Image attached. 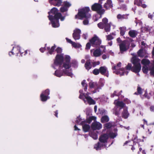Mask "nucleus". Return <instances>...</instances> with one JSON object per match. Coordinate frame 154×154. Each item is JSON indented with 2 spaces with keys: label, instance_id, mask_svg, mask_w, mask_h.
<instances>
[{
  "label": "nucleus",
  "instance_id": "nucleus-63",
  "mask_svg": "<svg viewBox=\"0 0 154 154\" xmlns=\"http://www.w3.org/2000/svg\"><path fill=\"white\" fill-rule=\"evenodd\" d=\"M152 54L154 56V47L153 48L152 51Z\"/></svg>",
  "mask_w": 154,
  "mask_h": 154
},
{
  "label": "nucleus",
  "instance_id": "nucleus-55",
  "mask_svg": "<svg viewBox=\"0 0 154 154\" xmlns=\"http://www.w3.org/2000/svg\"><path fill=\"white\" fill-rule=\"evenodd\" d=\"M150 110L151 111L154 112V106H152L150 107Z\"/></svg>",
  "mask_w": 154,
  "mask_h": 154
},
{
  "label": "nucleus",
  "instance_id": "nucleus-58",
  "mask_svg": "<svg viewBox=\"0 0 154 154\" xmlns=\"http://www.w3.org/2000/svg\"><path fill=\"white\" fill-rule=\"evenodd\" d=\"M105 0H99V2L101 4L102 3V2L103 1H105Z\"/></svg>",
  "mask_w": 154,
  "mask_h": 154
},
{
  "label": "nucleus",
  "instance_id": "nucleus-53",
  "mask_svg": "<svg viewBox=\"0 0 154 154\" xmlns=\"http://www.w3.org/2000/svg\"><path fill=\"white\" fill-rule=\"evenodd\" d=\"M45 50V48H41L40 49V51L42 53Z\"/></svg>",
  "mask_w": 154,
  "mask_h": 154
},
{
  "label": "nucleus",
  "instance_id": "nucleus-50",
  "mask_svg": "<svg viewBox=\"0 0 154 154\" xmlns=\"http://www.w3.org/2000/svg\"><path fill=\"white\" fill-rule=\"evenodd\" d=\"M87 36V33H85L83 34V37L85 39H86Z\"/></svg>",
  "mask_w": 154,
  "mask_h": 154
},
{
  "label": "nucleus",
  "instance_id": "nucleus-9",
  "mask_svg": "<svg viewBox=\"0 0 154 154\" xmlns=\"http://www.w3.org/2000/svg\"><path fill=\"white\" fill-rule=\"evenodd\" d=\"M121 63L119 62L117 64L116 66H114L112 68L114 73L117 74H119L121 75H127L128 74V72L126 71L125 72H123L124 71V68H121L119 69V68L121 66Z\"/></svg>",
  "mask_w": 154,
  "mask_h": 154
},
{
  "label": "nucleus",
  "instance_id": "nucleus-56",
  "mask_svg": "<svg viewBox=\"0 0 154 154\" xmlns=\"http://www.w3.org/2000/svg\"><path fill=\"white\" fill-rule=\"evenodd\" d=\"M100 64V62L99 61H97L96 62H95L94 63V65H98Z\"/></svg>",
  "mask_w": 154,
  "mask_h": 154
},
{
  "label": "nucleus",
  "instance_id": "nucleus-24",
  "mask_svg": "<svg viewBox=\"0 0 154 154\" xmlns=\"http://www.w3.org/2000/svg\"><path fill=\"white\" fill-rule=\"evenodd\" d=\"M114 103L117 107H119L121 108H123L125 105L123 102L119 101L118 100H115Z\"/></svg>",
  "mask_w": 154,
  "mask_h": 154
},
{
  "label": "nucleus",
  "instance_id": "nucleus-46",
  "mask_svg": "<svg viewBox=\"0 0 154 154\" xmlns=\"http://www.w3.org/2000/svg\"><path fill=\"white\" fill-rule=\"evenodd\" d=\"M113 37L111 35H109L107 36V39L108 40H110L112 39Z\"/></svg>",
  "mask_w": 154,
  "mask_h": 154
},
{
  "label": "nucleus",
  "instance_id": "nucleus-14",
  "mask_svg": "<svg viewBox=\"0 0 154 154\" xmlns=\"http://www.w3.org/2000/svg\"><path fill=\"white\" fill-rule=\"evenodd\" d=\"M49 94V91L48 89L46 90L45 91L42 92L40 95V99L42 101H45L49 97L48 95Z\"/></svg>",
  "mask_w": 154,
  "mask_h": 154
},
{
  "label": "nucleus",
  "instance_id": "nucleus-57",
  "mask_svg": "<svg viewBox=\"0 0 154 154\" xmlns=\"http://www.w3.org/2000/svg\"><path fill=\"white\" fill-rule=\"evenodd\" d=\"M97 106H95L94 107V111L96 112L97 110Z\"/></svg>",
  "mask_w": 154,
  "mask_h": 154
},
{
  "label": "nucleus",
  "instance_id": "nucleus-27",
  "mask_svg": "<svg viewBox=\"0 0 154 154\" xmlns=\"http://www.w3.org/2000/svg\"><path fill=\"white\" fill-rule=\"evenodd\" d=\"M101 120L102 123H104L108 122L109 120V119L107 116H105L102 117Z\"/></svg>",
  "mask_w": 154,
  "mask_h": 154
},
{
  "label": "nucleus",
  "instance_id": "nucleus-12",
  "mask_svg": "<svg viewBox=\"0 0 154 154\" xmlns=\"http://www.w3.org/2000/svg\"><path fill=\"white\" fill-rule=\"evenodd\" d=\"M92 46L96 47L99 45L101 43V41L98 37L94 35L90 41Z\"/></svg>",
  "mask_w": 154,
  "mask_h": 154
},
{
  "label": "nucleus",
  "instance_id": "nucleus-7",
  "mask_svg": "<svg viewBox=\"0 0 154 154\" xmlns=\"http://www.w3.org/2000/svg\"><path fill=\"white\" fill-rule=\"evenodd\" d=\"M79 93L80 95L79 96V98L83 100L85 103L88 104L89 105L95 104V101L91 97L88 96L87 94L86 95L84 94L82 90H80Z\"/></svg>",
  "mask_w": 154,
  "mask_h": 154
},
{
  "label": "nucleus",
  "instance_id": "nucleus-5",
  "mask_svg": "<svg viewBox=\"0 0 154 154\" xmlns=\"http://www.w3.org/2000/svg\"><path fill=\"white\" fill-rule=\"evenodd\" d=\"M63 57L62 54H57L53 65V67L54 69L58 68L59 69L57 70L59 71L58 73L61 72V70L62 69L61 68L62 67V63L63 60Z\"/></svg>",
  "mask_w": 154,
  "mask_h": 154
},
{
  "label": "nucleus",
  "instance_id": "nucleus-4",
  "mask_svg": "<svg viewBox=\"0 0 154 154\" xmlns=\"http://www.w3.org/2000/svg\"><path fill=\"white\" fill-rule=\"evenodd\" d=\"M96 118L94 116H90L89 117L87 122L82 121V119L79 118H77L76 120L77 123L79 124H82V125L83 130L85 132L88 131L90 129V126L87 123H90L92 120H95Z\"/></svg>",
  "mask_w": 154,
  "mask_h": 154
},
{
  "label": "nucleus",
  "instance_id": "nucleus-54",
  "mask_svg": "<svg viewBox=\"0 0 154 154\" xmlns=\"http://www.w3.org/2000/svg\"><path fill=\"white\" fill-rule=\"evenodd\" d=\"M74 130H75L76 131V130H80V129L76 125H75L74 127Z\"/></svg>",
  "mask_w": 154,
  "mask_h": 154
},
{
  "label": "nucleus",
  "instance_id": "nucleus-29",
  "mask_svg": "<svg viewBox=\"0 0 154 154\" xmlns=\"http://www.w3.org/2000/svg\"><path fill=\"white\" fill-rule=\"evenodd\" d=\"M149 60L147 59H143L141 61V63L143 66H147L149 64Z\"/></svg>",
  "mask_w": 154,
  "mask_h": 154
},
{
  "label": "nucleus",
  "instance_id": "nucleus-35",
  "mask_svg": "<svg viewBox=\"0 0 154 154\" xmlns=\"http://www.w3.org/2000/svg\"><path fill=\"white\" fill-rule=\"evenodd\" d=\"M131 66L132 65L131 64H128L127 66L125 69H124V71H123V72H125L126 71H127L128 73V70H129L131 69Z\"/></svg>",
  "mask_w": 154,
  "mask_h": 154
},
{
  "label": "nucleus",
  "instance_id": "nucleus-26",
  "mask_svg": "<svg viewBox=\"0 0 154 154\" xmlns=\"http://www.w3.org/2000/svg\"><path fill=\"white\" fill-rule=\"evenodd\" d=\"M85 67L86 69L88 70L90 69L91 67V65L90 60H88L86 63L85 64Z\"/></svg>",
  "mask_w": 154,
  "mask_h": 154
},
{
  "label": "nucleus",
  "instance_id": "nucleus-61",
  "mask_svg": "<svg viewBox=\"0 0 154 154\" xmlns=\"http://www.w3.org/2000/svg\"><path fill=\"white\" fill-rule=\"evenodd\" d=\"M90 58V56L89 55H86V56H85V58L86 59H88V58Z\"/></svg>",
  "mask_w": 154,
  "mask_h": 154
},
{
  "label": "nucleus",
  "instance_id": "nucleus-60",
  "mask_svg": "<svg viewBox=\"0 0 154 154\" xmlns=\"http://www.w3.org/2000/svg\"><path fill=\"white\" fill-rule=\"evenodd\" d=\"M135 46V44H134V43H132V44H131V46L132 47H134Z\"/></svg>",
  "mask_w": 154,
  "mask_h": 154
},
{
  "label": "nucleus",
  "instance_id": "nucleus-17",
  "mask_svg": "<svg viewBox=\"0 0 154 154\" xmlns=\"http://www.w3.org/2000/svg\"><path fill=\"white\" fill-rule=\"evenodd\" d=\"M20 52V47L18 45H15L13 47L12 51L9 53L10 56L13 54L17 55Z\"/></svg>",
  "mask_w": 154,
  "mask_h": 154
},
{
  "label": "nucleus",
  "instance_id": "nucleus-43",
  "mask_svg": "<svg viewBox=\"0 0 154 154\" xmlns=\"http://www.w3.org/2000/svg\"><path fill=\"white\" fill-rule=\"evenodd\" d=\"M91 43H88L86 45L85 49L89 50L90 49L91 47Z\"/></svg>",
  "mask_w": 154,
  "mask_h": 154
},
{
  "label": "nucleus",
  "instance_id": "nucleus-20",
  "mask_svg": "<svg viewBox=\"0 0 154 154\" xmlns=\"http://www.w3.org/2000/svg\"><path fill=\"white\" fill-rule=\"evenodd\" d=\"M66 39L67 42L71 43L72 46L75 48H79L82 47V45L80 44L73 42L70 39L67 38H66Z\"/></svg>",
  "mask_w": 154,
  "mask_h": 154
},
{
  "label": "nucleus",
  "instance_id": "nucleus-15",
  "mask_svg": "<svg viewBox=\"0 0 154 154\" xmlns=\"http://www.w3.org/2000/svg\"><path fill=\"white\" fill-rule=\"evenodd\" d=\"M89 86L90 88L94 90V93L96 92L99 90V87L97 82H91L89 83Z\"/></svg>",
  "mask_w": 154,
  "mask_h": 154
},
{
  "label": "nucleus",
  "instance_id": "nucleus-28",
  "mask_svg": "<svg viewBox=\"0 0 154 154\" xmlns=\"http://www.w3.org/2000/svg\"><path fill=\"white\" fill-rule=\"evenodd\" d=\"M129 34L131 37H134L136 36L137 33V32L135 30H131L129 32Z\"/></svg>",
  "mask_w": 154,
  "mask_h": 154
},
{
  "label": "nucleus",
  "instance_id": "nucleus-1",
  "mask_svg": "<svg viewBox=\"0 0 154 154\" xmlns=\"http://www.w3.org/2000/svg\"><path fill=\"white\" fill-rule=\"evenodd\" d=\"M63 60L64 62L63 63L62 67L61 70V72L59 73V71L57 70L55 72V75L59 77L64 75V74L67 75L72 77L73 76V74L71 72H69L68 69L71 66V63L70 62V57L68 55H66L63 57Z\"/></svg>",
  "mask_w": 154,
  "mask_h": 154
},
{
  "label": "nucleus",
  "instance_id": "nucleus-19",
  "mask_svg": "<svg viewBox=\"0 0 154 154\" xmlns=\"http://www.w3.org/2000/svg\"><path fill=\"white\" fill-rule=\"evenodd\" d=\"M100 73L103 75L108 77L109 75V72L107 68L105 66H101L99 68Z\"/></svg>",
  "mask_w": 154,
  "mask_h": 154
},
{
  "label": "nucleus",
  "instance_id": "nucleus-34",
  "mask_svg": "<svg viewBox=\"0 0 154 154\" xmlns=\"http://www.w3.org/2000/svg\"><path fill=\"white\" fill-rule=\"evenodd\" d=\"M142 70L144 73H147L148 72L149 69L147 66H143Z\"/></svg>",
  "mask_w": 154,
  "mask_h": 154
},
{
  "label": "nucleus",
  "instance_id": "nucleus-11",
  "mask_svg": "<svg viewBox=\"0 0 154 154\" xmlns=\"http://www.w3.org/2000/svg\"><path fill=\"white\" fill-rule=\"evenodd\" d=\"M104 48L102 51L100 48L92 49L90 50L91 55L93 57H98L100 56L104 52H105Z\"/></svg>",
  "mask_w": 154,
  "mask_h": 154
},
{
  "label": "nucleus",
  "instance_id": "nucleus-62",
  "mask_svg": "<svg viewBox=\"0 0 154 154\" xmlns=\"http://www.w3.org/2000/svg\"><path fill=\"white\" fill-rule=\"evenodd\" d=\"M82 63H83L85 62V60L84 59H82L81 60Z\"/></svg>",
  "mask_w": 154,
  "mask_h": 154
},
{
  "label": "nucleus",
  "instance_id": "nucleus-18",
  "mask_svg": "<svg viewBox=\"0 0 154 154\" xmlns=\"http://www.w3.org/2000/svg\"><path fill=\"white\" fill-rule=\"evenodd\" d=\"M91 128L94 130H99L102 128V125L100 122H95L92 123Z\"/></svg>",
  "mask_w": 154,
  "mask_h": 154
},
{
  "label": "nucleus",
  "instance_id": "nucleus-25",
  "mask_svg": "<svg viewBox=\"0 0 154 154\" xmlns=\"http://www.w3.org/2000/svg\"><path fill=\"white\" fill-rule=\"evenodd\" d=\"M112 6V1L110 0H108L104 4V7L106 9H108L111 8Z\"/></svg>",
  "mask_w": 154,
  "mask_h": 154
},
{
  "label": "nucleus",
  "instance_id": "nucleus-52",
  "mask_svg": "<svg viewBox=\"0 0 154 154\" xmlns=\"http://www.w3.org/2000/svg\"><path fill=\"white\" fill-rule=\"evenodd\" d=\"M108 57L105 54H103L102 56V58L103 59H106Z\"/></svg>",
  "mask_w": 154,
  "mask_h": 154
},
{
  "label": "nucleus",
  "instance_id": "nucleus-21",
  "mask_svg": "<svg viewBox=\"0 0 154 154\" xmlns=\"http://www.w3.org/2000/svg\"><path fill=\"white\" fill-rule=\"evenodd\" d=\"M138 56L140 57H146L147 56V53L145 50L141 49L140 50L137 52Z\"/></svg>",
  "mask_w": 154,
  "mask_h": 154
},
{
  "label": "nucleus",
  "instance_id": "nucleus-23",
  "mask_svg": "<svg viewBox=\"0 0 154 154\" xmlns=\"http://www.w3.org/2000/svg\"><path fill=\"white\" fill-rule=\"evenodd\" d=\"M49 2L51 4L54 5L59 6L62 2V0H49Z\"/></svg>",
  "mask_w": 154,
  "mask_h": 154
},
{
  "label": "nucleus",
  "instance_id": "nucleus-49",
  "mask_svg": "<svg viewBox=\"0 0 154 154\" xmlns=\"http://www.w3.org/2000/svg\"><path fill=\"white\" fill-rule=\"evenodd\" d=\"M117 18L118 19H121L123 18V16L119 14L117 15Z\"/></svg>",
  "mask_w": 154,
  "mask_h": 154
},
{
  "label": "nucleus",
  "instance_id": "nucleus-16",
  "mask_svg": "<svg viewBox=\"0 0 154 154\" xmlns=\"http://www.w3.org/2000/svg\"><path fill=\"white\" fill-rule=\"evenodd\" d=\"M81 30L78 28H76L74 30L73 34V37L75 40H78L80 38V34L81 33Z\"/></svg>",
  "mask_w": 154,
  "mask_h": 154
},
{
  "label": "nucleus",
  "instance_id": "nucleus-45",
  "mask_svg": "<svg viewBox=\"0 0 154 154\" xmlns=\"http://www.w3.org/2000/svg\"><path fill=\"white\" fill-rule=\"evenodd\" d=\"M56 51H57V53H60L61 52L62 50L61 48H57Z\"/></svg>",
  "mask_w": 154,
  "mask_h": 154
},
{
  "label": "nucleus",
  "instance_id": "nucleus-39",
  "mask_svg": "<svg viewBox=\"0 0 154 154\" xmlns=\"http://www.w3.org/2000/svg\"><path fill=\"white\" fill-rule=\"evenodd\" d=\"M112 126V123L110 122H109L105 124L104 125V127L106 128H109L111 127Z\"/></svg>",
  "mask_w": 154,
  "mask_h": 154
},
{
  "label": "nucleus",
  "instance_id": "nucleus-64",
  "mask_svg": "<svg viewBox=\"0 0 154 154\" xmlns=\"http://www.w3.org/2000/svg\"><path fill=\"white\" fill-rule=\"evenodd\" d=\"M117 41L118 42H120V38H118L117 39Z\"/></svg>",
  "mask_w": 154,
  "mask_h": 154
},
{
  "label": "nucleus",
  "instance_id": "nucleus-42",
  "mask_svg": "<svg viewBox=\"0 0 154 154\" xmlns=\"http://www.w3.org/2000/svg\"><path fill=\"white\" fill-rule=\"evenodd\" d=\"M93 74L95 75H98L99 73V72H100L99 69H94L93 71Z\"/></svg>",
  "mask_w": 154,
  "mask_h": 154
},
{
  "label": "nucleus",
  "instance_id": "nucleus-37",
  "mask_svg": "<svg viewBox=\"0 0 154 154\" xmlns=\"http://www.w3.org/2000/svg\"><path fill=\"white\" fill-rule=\"evenodd\" d=\"M63 4L64 6L66 8H67L68 9V8L70 7L71 5L70 3L67 1L64 2Z\"/></svg>",
  "mask_w": 154,
  "mask_h": 154
},
{
  "label": "nucleus",
  "instance_id": "nucleus-2",
  "mask_svg": "<svg viewBox=\"0 0 154 154\" xmlns=\"http://www.w3.org/2000/svg\"><path fill=\"white\" fill-rule=\"evenodd\" d=\"M57 9L55 8H52L49 12V20L51 21L52 26L54 28L58 27L59 26L58 19H60L61 21H63L64 17L61 16L60 13H57Z\"/></svg>",
  "mask_w": 154,
  "mask_h": 154
},
{
  "label": "nucleus",
  "instance_id": "nucleus-44",
  "mask_svg": "<svg viewBox=\"0 0 154 154\" xmlns=\"http://www.w3.org/2000/svg\"><path fill=\"white\" fill-rule=\"evenodd\" d=\"M150 74L151 75L154 76V66L151 69Z\"/></svg>",
  "mask_w": 154,
  "mask_h": 154
},
{
  "label": "nucleus",
  "instance_id": "nucleus-41",
  "mask_svg": "<svg viewBox=\"0 0 154 154\" xmlns=\"http://www.w3.org/2000/svg\"><path fill=\"white\" fill-rule=\"evenodd\" d=\"M82 85L85 87L84 90L85 91L87 89V85L85 83V81L84 80L82 82Z\"/></svg>",
  "mask_w": 154,
  "mask_h": 154
},
{
  "label": "nucleus",
  "instance_id": "nucleus-48",
  "mask_svg": "<svg viewBox=\"0 0 154 154\" xmlns=\"http://www.w3.org/2000/svg\"><path fill=\"white\" fill-rule=\"evenodd\" d=\"M124 101L127 104H129L131 103V101L127 98L124 100Z\"/></svg>",
  "mask_w": 154,
  "mask_h": 154
},
{
  "label": "nucleus",
  "instance_id": "nucleus-36",
  "mask_svg": "<svg viewBox=\"0 0 154 154\" xmlns=\"http://www.w3.org/2000/svg\"><path fill=\"white\" fill-rule=\"evenodd\" d=\"M55 46H52L51 49H50V48L49 47H47V49L48 50V51H49V53L50 54H51L52 53V52L54 51V49H55Z\"/></svg>",
  "mask_w": 154,
  "mask_h": 154
},
{
  "label": "nucleus",
  "instance_id": "nucleus-30",
  "mask_svg": "<svg viewBox=\"0 0 154 154\" xmlns=\"http://www.w3.org/2000/svg\"><path fill=\"white\" fill-rule=\"evenodd\" d=\"M104 84V80L103 79H100L98 83V86L99 87V89L103 86Z\"/></svg>",
  "mask_w": 154,
  "mask_h": 154
},
{
  "label": "nucleus",
  "instance_id": "nucleus-47",
  "mask_svg": "<svg viewBox=\"0 0 154 154\" xmlns=\"http://www.w3.org/2000/svg\"><path fill=\"white\" fill-rule=\"evenodd\" d=\"M137 92L139 94H141L142 93V89L139 87H138L137 88Z\"/></svg>",
  "mask_w": 154,
  "mask_h": 154
},
{
  "label": "nucleus",
  "instance_id": "nucleus-31",
  "mask_svg": "<svg viewBox=\"0 0 154 154\" xmlns=\"http://www.w3.org/2000/svg\"><path fill=\"white\" fill-rule=\"evenodd\" d=\"M90 135L94 140L97 139L98 137L97 134L94 132H93L90 134Z\"/></svg>",
  "mask_w": 154,
  "mask_h": 154
},
{
  "label": "nucleus",
  "instance_id": "nucleus-51",
  "mask_svg": "<svg viewBox=\"0 0 154 154\" xmlns=\"http://www.w3.org/2000/svg\"><path fill=\"white\" fill-rule=\"evenodd\" d=\"M153 16V14L149 13L148 15V17L150 18H152Z\"/></svg>",
  "mask_w": 154,
  "mask_h": 154
},
{
  "label": "nucleus",
  "instance_id": "nucleus-6",
  "mask_svg": "<svg viewBox=\"0 0 154 154\" xmlns=\"http://www.w3.org/2000/svg\"><path fill=\"white\" fill-rule=\"evenodd\" d=\"M132 63L134 66L131 68V71L135 73H139L141 69V66L140 64V60L136 57H133L131 60Z\"/></svg>",
  "mask_w": 154,
  "mask_h": 154
},
{
  "label": "nucleus",
  "instance_id": "nucleus-22",
  "mask_svg": "<svg viewBox=\"0 0 154 154\" xmlns=\"http://www.w3.org/2000/svg\"><path fill=\"white\" fill-rule=\"evenodd\" d=\"M102 8V6L99 4L95 3L92 6V9L93 10L100 11Z\"/></svg>",
  "mask_w": 154,
  "mask_h": 154
},
{
  "label": "nucleus",
  "instance_id": "nucleus-38",
  "mask_svg": "<svg viewBox=\"0 0 154 154\" xmlns=\"http://www.w3.org/2000/svg\"><path fill=\"white\" fill-rule=\"evenodd\" d=\"M117 135L116 133V130H115L114 133L112 132L110 134V137L112 138L115 137Z\"/></svg>",
  "mask_w": 154,
  "mask_h": 154
},
{
  "label": "nucleus",
  "instance_id": "nucleus-40",
  "mask_svg": "<svg viewBox=\"0 0 154 154\" xmlns=\"http://www.w3.org/2000/svg\"><path fill=\"white\" fill-rule=\"evenodd\" d=\"M60 10L62 12H64L68 10V9L63 5V7L60 8Z\"/></svg>",
  "mask_w": 154,
  "mask_h": 154
},
{
  "label": "nucleus",
  "instance_id": "nucleus-13",
  "mask_svg": "<svg viewBox=\"0 0 154 154\" xmlns=\"http://www.w3.org/2000/svg\"><path fill=\"white\" fill-rule=\"evenodd\" d=\"M130 43L127 41H124L119 45V48L120 52H123L128 50L129 47Z\"/></svg>",
  "mask_w": 154,
  "mask_h": 154
},
{
  "label": "nucleus",
  "instance_id": "nucleus-32",
  "mask_svg": "<svg viewBox=\"0 0 154 154\" xmlns=\"http://www.w3.org/2000/svg\"><path fill=\"white\" fill-rule=\"evenodd\" d=\"M120 34L121 35H123L124 34L126 31V28L125 27H121L120 28Z\"/></svg>",
  "mask_w": 154,
  "mask_h": 154
},
{
  "label": "nucleus",
  "instance_id": "nucleus-10",
  "mask_svg": "<svg viewBox=\"0 0 154 154\" xmlns=\"http://www.w3.org/2000/svg\"><path fill=\"white\" fill-rule=\"evenodd\" d=\"M108 19L106 18H104L102 20V22H100L98 24V27L100 29H103L104 27L105 30L106 32L109 31L110 29V24L107 23Z\"/></svg>",
  "mask_w": 154,
  "mask_h": 154
},
{
  "label": "nucleus",
  "instance_id": "nucleus-59",
  "mask_svg": "<svg viewBox=\"0 0 154 154\" xmlns=\"http://www.w3.org/2000/svg\"><path fill=\"white\" fill-rule=\"evenodd\" d=\"M108 44L109 45L111 46L112 45V42H109L108 43Z\"/></svg>",
  "mask_w": 154,
  "mask_h": 154
},
{
  "label": "nucleus",
  "instance_id": "nucleus-8",
  "mask_svg": "<svg viewBox=\"0 0 154 154\" xmlns=\"http://www.w3.org/2000/svg\"><path fill=\"white\" fill-rule=\"evenodd\" d=\"M108 136L106 134H104L100 136L99 140L100 142L95 144L94 148L97 150L100 149L101 148L105 145V144L107 142Z\"/></svg>",
  "mask_w": 154,
  "mask_h": 154
},
{
  "label": "nucleus",
  "instance_id": "nucleus-3",
  "mask_svg": "<svg viewBox=\"0 0 154 154\" xmlns=\"http://www.w3.org/2000/svg\"><path fill=\"white\" fill-rule=\"evenodd\" d=\"M90 11V9L88 7L79 10L77 14L75 16V18L80 20L84 18L86 19L83 21V23L85 25H88L89 24L88 19L91 17V14L89 13Z\"/></svg>",
  "mask_w": 154,
  "mask_h": 154
},
{
  "label": "nucleus",
  "instance_id": "nucleus-33",
  "mask_svg": "<svg viewBox=\"0 0 154 154\" xmlns=\"http://www.w3.org/2000/svg\"><path fill=\"white\" fill-rule=\"evenodd\" d=\"M129 115V114L127 110L125 109L124 110L122 113V116L125 118L126 119L128 118Z\"/></svg>",
  "mask_w": 154,
  "mask_h": 154
}]
</instances>
